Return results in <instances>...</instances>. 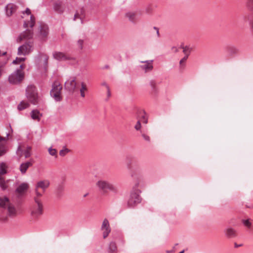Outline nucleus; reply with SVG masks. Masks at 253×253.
I'll list each match as a JSON object with an SVG mask.
<instances>
[{
	"mask_svg": "<svg viewBox=\"0 0 253 253\" xmlns=\"http://www.w3.org/2000/svg\"><path fill=\"white\" fill-rule=\"evenodd\" d=\"M20 206L15 207L10 203L7 197H0V221L5 222L8 219V216L14 217L21 212Z\"/></svg>",
	"mask_w": 253,
	"mask_h": 253,
	"instance_id": "f257e3e1",
	"label": "nucleus"
},
{
	"mask_svg": "<svg viewBox=\"0 0 253 253\" xmlns=\"http://www.w3.org/2000/svg\"><path fill=\"white\" fill-rule=\"evenodd\" d=\"M96 186L98 191L103 195L108 194L109 192L115 195L119 193L118 187L112 182L105 179L98 180L96 183Z\"/></svg>",
	"mask_w": 253,
	"mask_h": 253,
	"instance_id": "f03ea898",
	"label": "nucleus"
},
{
	"mask_svg": "<svg viewBox=\"0 0 253 253\" xmlns=\"http://www.w3.org/2000/svg\"><path fill=\"white\" fill-rule=\"evenodd\" d=\"M139 181L137 180L131 191L129 197L127 201V206L129 208H133L141 201L140 196L141 191L138 189Z\"/></svg>",
	"mask_w": 253,
	"mask_h": 253,
	"instance_id": "7ed1b4c3",
	"label": "nucleus"
},
{
	"mask_svg": "<svg viewBox=\"0 0 253 253\" xmlns=\"http://www.w3.org/2000/svg\"><path fill=\"white\" fill-rule=\"evenodd\" d=\"M26 96L28 101L33 105H37L39 102L37 89L33 85H28L26 90Z\"/></svg>",
	"mask_w": 253,
	"mask_h": 253,
	"instance_id": "20e7f679",
	"label": "nucleus"
},
{
	"mask_svg": "<svg viewBox=\"0 0 253 253\" xmlns=\"http://www.w3.org/2000/svg\"><path fill=\"white\" fill-rule=\"evenodd\" d=\"M35 204L31 208V214L34 217H38L43 212V205L40 197L34 196Z\"/></svg>",
	"mask_w": 253,
	"mask_h": 253,
	"instance_id": "39448f33",
	"label": "nucleus"
},
{
	"mask_svg": "<svg viewBox=\"0 0 253 253\" xmlns=\"http://www.w3.org/2000/svg\"><path fill=\"white\" fill-rule=\"evenodd\" d=\"M24 67L25 65L24 64L20 65L19 68L17 69L15 71L9 76L8 80L11 84H18L23 79L24 74L22 70Z\"/></svg>",
	"mask_w": 253,
	"mask_h": 253,
	"instance_id": "423d86ee",
	"label": "nucleus"
},
{
	"mask_svg": "<svg viewBox=\"0 0 253 253\" xmlns=\"http://www.w3.org/2000/svg\"><path fill=\"white\" fill-rule=\"evenodd\" d=\"M50 182L48 180L39 181L36 185L35 193L36 197L42 198L43 193L49 186Z\"/></svg>",
	"mask_w": 253,
	"mask_h": 253,
	"instance_id": "0eeeda50",
	"label": "nucleus"
},
{
	"mask_svg": "<svg viewBox=\"0 0 253 253\" xmlns=\"http://www.w3.org/2000/svg\"><path fill=\"white\" fill-rule=\"evenodd\" d=\"M33 44L31 42H25L18 48L17 54L19 55H26L33 51Z\"/></svg>",
	"mask_w": 253,
	"mask_h": 253,
	"instance_id": "6e6552de",
	"label": "nucleus"
},
{
	"mask_svg": "<svg viewBox=\"0 0 253 253\" xmlns=\"http://www.w3.org/2000/svg\"><path fill=\"white\" fill-rule=\"evenodd\" d=\"M62 88V86L57 82H55L52 84V88L50 91V95L57 101H60L61 99V90Z\"/></svg>",
	"mask_w": 253,
	"mask_h": 253,
	"instance_id": "1a4fd4ad",
	"label": "nucleus"
},
{
	"mask_svg": "<svg viewBox=\"0 0 253 253\" xmlns=\"http://www.w3.org/2000/svg\"><path fill=\"white\" fill-rule=\"evenodd\" d=\"M49 33L48 27L44 24H41L40 26V31L39 37L42 41H46Z\"/></svg>",
	"mask_w": 253,
	"mask_h": 253,
	"instance_id": "9d476101",
	"label": "nucleus"
},
{
	"mask_svg": "<svg viewBox=\"0 0 253 253\" xmlns=\"http://www.w3.org/2000/svg\"><path fill=\"white\" fill-rule=\"evenodd\" d=\"M65 88L71 92H74L76 87V78H71L65 83Z\"/></svg>",
	"mask_w": 253,
	"mask_h": 253,
	"instance_id": "9b49d317",
	"label": "nucleus"
},
{
	"mask_svg": "<svg viewBox=\"0 0 253 253\" xmlns=\"http://www.w3.org/2000/svg\"><path fill=\"white\" fill-rule=\"evenodd\" d=\"M101 229L103 231V238H106L111 232V228L110 227L109 221L107 219L105 218L104 219Z\"/></svg>",
	"mask_w": 253,
	"mask_h": 253,
	"instance_id": "f8f14e48",
	"label": "nucleus"
},
{
	"mask_svg": "<svg viewBox=\"0 0 253 253\" xmlns=\"http://www.w3.org/2000/svg\"><path fill=\"white\" fill-rule=\"evenodd\" d=\"M7 151V139L0 136V157L4 155Z\"/></svg>",
	"mask_w": 253,
	"mask_h": 253,
	"instance_id": "ddd939ff",
	"label": "nucleus"
},
{
	"mask_svg": "<svg viewBox=\"0 0 253 253\" xmlns=\"http://www.w3.org/2000/svg\"><path fill=\"white\" fill-rule=\"evenodd\" d=\"M33 37V32L31 30L26 29V31L20 34L17 39V42H21L22 41L30 39Z\"/></svg>",
	"mask_w": 253,
	"mask_h": 253,
	"instance_id": "4468645a",
	"label": "nucleus"
},
{
	"mask_svg": "<svg viewBox=\"0 0 253 253\" xmlns=\"http://www.w3.org/2000/svg\"><path fill=\"white\" fill-rule=\"evenodd\" d=\"M17 9V6L12 3H9L5 7V13L7 16L10 17L14 14Z\"/></svg>",
	"mask_w": 253,
	"mask_h": 253,
	"instance_id": "2eb2a0df",
	"label": "nucleus"
},
{
	"mask_svg": "<svg viewBox=\"0 0 253 253\" xmlns=\"http://www.w3.org/2000/svg\"><path fill=\"white\" fill-rule=\"evenodd\" d=\"M153 60H146L141 61V63H144V65L140 66V68L145 73L151 71L153 69L152 64Z\"/></svg>",
	"mask_w": 253,
	"mask_h": 253,
	"instance_id": "dca6fc26",
	"label": "nucleus"
},
{
	"mask_svg": "<svg viewBox=\"0 0 253 253\" xmlns=\"http://www.w3.org/2000/svg\"><path fill=\"white\" fill-rule=\"evenodd\" d=\"M53 57L54 59L58 61H64L70 59L69 56L66 54L59 51L53 52Z\"/></svg>",
	"mask_w": 253,
	"mask_h": 253,
	"instance_id": "f3484780",
	"label": "nucleus"
},
{
	"mask_svg": "<svg viewBox=\"0 0 253 253\" xmlns=\"http://www.w3.org/2000/svg\"><path fill=\"white\" fill-rule=\"evenodd\" d=\"M31 147L30 146H27L26 149L23 151L21 146H19L16 151V154L19 157H21L23 153L25 158H27L30 157L31 155Z\"/></svg>",
	"mask_w": 253,
	"mask_h": 253,
	"instance_id": "a211bd4d",
	"label": "nucleus"
},
{
	"mask_svg": "<svg viewBox=\"0 0 253 253\" xmlns=\"http://www.w3.org/2000/svg\"><path fill=\"white\" fill-rule=\"evenodd\" d=\"M28 188L29 185L27 183H22L16 189L15 193L18 194L19 196H22L25 194Z\"/></svg>",
	"mask_w": 253,
	"mask_h": 253,
	"instance_id": "6ab92c4d",
	"label": "nucleus"
},
{
	"mask_svg": "<svg viewBox=\"0 0 253 253\" xmlns=\"http://www.w3.org/2000/svg\"><path fill=\"white\" fill-rule=\"evenodd\" d=\"M53 9L56 12L61 14L64 12L65 6L61 1H58L54 3Z\"/></svg>",
	"mask_w": 253,
	"mask_h": 253,
	"instance_id": "aec40b11",
	"label": "nucleus"
},
{
	"mask_svg": "<svg viewBox=\"0 0 253 253\" xmlns=\"http://www.w3.org/2000/svg\"><path fill=\"white\" fill-rule=\"evenodd\" d=\"M33 165V161L31 160L30 161L22 163L19 168L20 171L21 173L25 174L27 170V169L31 167Z\"/></svg>",
	"mask_w": 253,
	"mask_h": 253,
	"instance_id": "412c9836",
	"label": "nucleus"
},
{
	"mask_svg": "<svg viewBox=\"0 0 253 253\" xmlns=\"http://www.w3.org/2000/svg\"><path fill=\"white\" fill-rule=\"evenodd\" d=\"M36 22V19L34 15H31L30 16V21H25L24 22V27L25 28H28L29 26L31 28H33Z\"/></svg>",
	"mask_w": 253,
	"mask_h": 253,
	"instance_id": "4be33fe9",
	"label": "nucleus"
},
{
	"mask_svg": "<svg viewBox=\"0 0 253 253\" xmlns=\"http://www.w3.org/2000/svg\"><path fill=\"white\" fill-rule=\"evenodd\" d=\"M225 236L228 238H234L236 236L235 230L231 227L227 228L224 230Z\"/></svg>",
	"mask_w": 253,
	"mask_h": 253,
	"instance_id": "5701e85b",
	"label": "nucleus"
},
{
	"mask_svg": "<svg viewBox=\"0 0 253 253\" xmlns=\"http://www.w3.org/2000/svg\"><path fill=\"white\" fill-rule=\"evenodd\" d=\"M81 87L80 89L81 96L83 98H84L85 96V92L87 91L88 90L87 86L84 82H82L81 83Z\"/></svg>",
	"mask_w": 253,
	"mask_h": 253,
	"instance_id": "b1692460",
	"label": "nucleus"
},
{
	"mask_svg": "<svg viewBox=\"0 0 253 253\" xmlns=\"http://www.w3.org/2000/svg\"><path fill=\"white\" fill-rule=\"evenodd\" d=\"M31 118L35 120L39 121L41 119L42 115L40 112L37 110H34L31 113Z\"/></svg>",
	"mask_w": 253,
	"mask_h": 253,
	"instance_id": "393cba45",
	"label": "nucleus"
},
{
	"mask_svg": "<svg viewBox=\"0 0 253 253\" xmlns=\"http://www.w3.org/2000/svg\"><path fill=\"white\" fill-rule=\"evenodd\" d=\"M126 16L127 17H128L129 21H130L132 23H135L137 20L136 15L133 12H129L126 13Z\"/></svg>",
	"mask_w": 253,
	"mask_h": 253,
	"instance_id": "a878e982",
	"label": "nucleus"
},
{
	"mask_svg": "<svg viewBox=\"0 0 253 253\" xmlns=\"http://www.w3.org/2000/svg\"><path fill=\"white\" fill-rule=\"evenodd\" d=\"M29 106V104L25 101H22L17 106V109L20 110H23Z\"/></svg>",
	"mask_w": 253,
	"mask_h": 253,
	"instance_id": "bb28decb",
	"label": "nucleus"
},
{
	"mask_svg": "<svg viewBox=\"0 0 253 253\" xmlns=\"http://www.w3.org/2000/svg\"><path fill=\"white\" fill-rule=\"evenodd\" d=\"M39 58H41L42 57L44 58V66L45 68H46L48 64V56L44 53H40L38 55Z\"/></svg>",
	"mask_w": 253,
	"mask_h": 253,
	"instance_id": "cd10ccee",
	"label": "nucleus"
},
{
	"mask_svg": "<svg viewBox=\"0 0 253 253\" xmlns=\"http://www.w3.org/2000/svg\"><path fill=\"white\" fill-rule=\"evenodd\" d=\"M228 51L229 53L233 54L237 53L239 51V49L235 46H231L228 47Z\"/></svg>",
	"mask_w": 253,
	"mask_h": 253,
	"instance_id": "c85d7f7f",
	"label": "nucleus"
},
{
	"mask_svg": "<svg viewBox=\"0 0 253 253\" xmlns=\"http://www.w3.org/2000/svg\"><path fill=\"white\" fill-rule=\"evenodd\" d=\"M109 249L110 252L112 253L116 251L117 250V246L115 242H112L110 243Z\"/></svg>",
	"mask_w": 253,
	"mask_h": 253,
	"instance_id": "c756f323",
	"label": "nucleus"
},
{
	"mask_svg": "<svg viewBox=\"0 0 253 253\" xmlns=\"http://www.w3.org/2000/svg\"><path fill=\"white\" fill-rule=\"evenodd\" d=\"M191 51V48L186 46L183 47V52L184 53L185 55H187L189 56L190 52Z\"/></svg>",
	"mask_w": 253,
	"mask_h": 253,
	"instance_id": "7c9ffc66",
	"label": "nucleus"
},
{
	"mask_svg": "<svg viewBox=\"0 0 253 253\" xmlns=\"http://www.w3.org/2000/svg\"><path fill=\"white\" fill-rule=\"evenodd\" d=\"M5 73L6 68L5 64L3 63H0V78Z\"/></svg>",
	"mask_w": 253,
	"mask_h": 253,
	"instance_id": "2f4dec72",
	"label": "nucleus"
},
{
	"mask_svg": "<svg viewBox=\"0 0 253 253\" xmlns=\"http://www.w3.org/2000/svg\"><path fill=\"white\" fill-rule=\"evenodd\" d=\"M6 173V166L4 164H1L0 165V175Z\"/></svg>",
	"mask_w": 253,
	"mask_h": 253,
	"instance_id": "473e14b6",
	"label": "nucleus"
},
{
	"mask_svg": "<svg viewBox=\"0 0 253 253\" xmlns=\"http://www.w3.org/2000/svg\"><path fill=\"white\" fill-rule=\"evenodd\" d=\"M141 127H142V126H141V123H140V120H138L136 124L135 125L134 127L135 128V129L137 131H139L140 132H141V131H142L141 130Z\"/></svg>",
	"mask_w": 253,
	"mask_h": 253,
	"instance_id": "72a5a7b5",
	"label": "nucleus"
},
{
	"mask_svg": "<svg viewBox=\"0 0 253 253\" xmlns=\"http://www.w3.org/2000/svg\"><path fill=\"white\" fill-rule=\"evenodd\" d=\"M0 187L3 189L4 190L6 188V184L5 183V181L4 179L0 175Z\"/></svg>",
	"mask_w": 253,
	"mask_h": 253,
	"instance_id": "f704fd0d",
	"label": "nucleus"
},
{
	"mask_svg": "<svg viewBox=\"0 0 253 253\" xmlns=\"http://www.w3.org/2000/svg\"><path fill=\"white\" fill-rule=\"evenodd\" d=\"M48 152L50 155L57 157V151L55 149H53L51 147L48 149Z\"/></svg>",
	"mask_w": 253,
	"mask_h": 253,
	"instance_id": "c9c22d12",
	"label": "nucleus"
},
{
	"mask_svg": "<svg viewBox=\"0 0 253 253\" xmlns=\"http://www.w3.org/2000/svg\"><path fill=\"white\" fill-rule=\"evenodd\" d=\"M140 133L141 134L142 137L143 138V139L145 141H146L147 142H150V137L147 134L145 133V132L143 131H141Z\"/></svg>",
	"mask_w": 253,
	"mask_h": 253,
	"instance_id": "e433bc0d",
	"label": "nucleus"
},
{
	"mask_svg": "<svg viewBox=\"0 0 253 253\" xmlns=\"http://www.w3.org/2000/svg\"><path fill=\"white\" fill-rule=\"evenodd\" d=\"M247 6L249 9L253 11V0H248Z\"/></svg>",
	"mask_w": 253,
	"mask_h": 253,
	"instance_id": "4c0bfd02",
	"label": "nucleus"
},
{
	"mask_svg": "<svg viewBox=\"0 0 253 253\" xmlns=\"http://www.w3.org/2000/svg\"><path fill=\"white\" fill-rule=\"evenodd\" d=\"M25 58H24V57H16L15 60H14L12 62V63L13 64H16L17 63L23 62V61H25Z\"/></svg>",
	"mask_w": 253,
	"mask_h": 253,
	"instance_id": "58836bf2",
	"label": "nucleus"
},
{
	"mask_svg": "<svg viewBox=\"0 0 253 253\" xmlns=\"http://www.w3.org/2000/svg\"><path fill=\"white\" fill-rule=\"evenodd\" d=\"M243 223L244 225L248 227H250L251 225V223L250 222L249 219H243L242 220Z\"/></svg>",
	"mask_w": 253,
	"mask_h": 253,
	"instance_id": "ea45409f",
	"label": "nucleus"
},
{
	"mask_svg": "<svg viewBox=\"0 0 253 253\" xmlns=\"http://www.w3.org/2000/svg\"><path fill=\"white\" fill-rule=\"evenodd\" d=\"M68 151H69V150L67 148H66L65 149H62L60 151L59 154L61 156H64L68 152Z\"/></svg>",
	"mask_w": 253,
	"mask_h": 253,
	"instance_id": "a19ab883",
	"label": "nucleus"
},
{
	"mask_svg": "<svg viewBox=\"0 0 253 253\" xmlns=\"http://www.w3.org/2000/svg\"><path fill=\"white\" fill-rule=\"evenodd\" d=\"M83 43H84V41L83 40H79L78 41V45L79 46V48L80 49H82L83 48Z\"/></svg>",
	"mask_w": 253,
	"mask_h": 253,
	"instance_id": "79ce46f5",
	"label": "nucleus"
},
{
	"mask_svg": "<svg viewBox=\"0 0 253 253\" xmlns=\"http://www.w3.org/2000/svg\"><path fill=\"white\" fill-rule=\"evenodd\" d=\"M80 18L81 20V23H83V19L82 17L80 15L79 13L78 12L76 13L74 15V20H75L77 18Z\"/></svg>",
	"mask_w": 253,
	"mask_h": 253,
	"instance_id": "37998d69",
	"label": "nucleus"
},
{
	"mask_svg": "<svg viewBox=\"0 0 253 253\" xmlns=\"http://www.w3.org/2000/svg\"><path fill=\"white\" fill-rule=\"evenodd\" d=\"M188 57V56H187V55H185L184 57L180 60L179 62L180 65H181L183 62H185L187 59Z\"/></svg>",
	"mask_w": 253,
	"mask_h": 253,
	"instance_id": "c03bdc74",
	"label": "nucleus"
},
{
	"mask_svg": "<svg viewBox=\"0 0 253 253\" xmlns=\"http://www.w3.org/2000/svg\"><path fill=\"white\" fill-rule=\"evenodd\" d=\"M150 85H151V87L155 90L156 88V83L154 81H151L150 82Z\"/></svg>",
	"mask_w": 253,
	"mask_h": 253,
	"instance_id": "a18cd8bd",
	"label": "nucleus"
},
{
	"mask_svg": "<svg viewBox=\"0 0 253 253\" xmlns=\"http://www.w3.org/2000/svg\"><path fill=\"white\" fill-rule=\"evenodd\" d=\"M23 14L25 13L28 15H31V10L29 8H27L25 11H22V12Z\"/></svg>",
	"mask_w": 253,
	"mask_h": 253,
	"instance_id": "49530a36",
	"label": "nucleus"
},
{
	"mask_svg": "<svg viewBox=\"0 0 253 253\" xmlns=\"http://www.w3.org/2000/svg\"><path fill=\"white\" fill-rule=\"evenodd\" d=\"M141 120L143 124H146L148 123V119L146 118L145 116L142 117Z\"/></svg>",
	"mask_w": 253,
	"mask_h": 253,
	"instance_id": "de8ad7c7",
	"label": "nucleus"
},
{
	"mask_svg": "<svg viewBox=\"0 0 253 253\" xmlns=\"http://www.w3.org/2000/svg\"><path fill=\"white\" fill-rule=\"evenodd\" d=\"M107 99L106 100H107L111 96V91H110L109 87H107Z\"/></svg>",
	"mask_w": 253,
	"mask_h": 253,
	"instance_id": "09e8293b",
	"label": "nucleus"
},
{
	"mask_svg": "<svg viewBox=\"0 0 253 253\" xmlns=\"http://www.w3.org/2000/svg\"><path fill=\"white\" fill-rule=\"evenodd\" d=\"M101 85H103V86H105L106 87V89H107V87H109L108 84L106 83H105V82L102 83Z\"/></svg>",
	"mask_w": 253,
	"mask_h": 253,
	"instance_id": "8fccbe9b",
	"label": "nucleus"
},
{
	"mask_svg": "<svg viewBox=\"0 0 253 253\" xmlns=\"http://www.w3.org/2000/svg\"><path fill=\"white\" fill-rule=\"evenodd\" d=\"M109 68V66L107 65H105L104 67L102 68V69H107Z\"/></svg>",
	"mask_w": 253,
	"mask_h": 253,
	"instance_id": "3c124183",
	"label": "nucleus"
},
{
	"mask_svg": "<svg viewBox=\"0 0 253 253\" xmlns=\"http://www.w3.org/2000/svg\"><path fill=\"white\" fill-rule=\"evenodd\" d=\"M251 27L252 31L253 32V21L251 23Z\"/></svg>",
	"mask_w": 253,
	"mask_h": 253,
	"instance_id": "603ef678",
	"label": "nucleus"
},
{
	"mask_svg": "<svg viewBox=\"0 0 253 253\" xmlns=\"http://www.w3.org/2000/svg\"><path fill=\"white\" fill-rule=\"evenodd\" d=\"M241 246V245H237L236 243L235 244V247L236 248H237V247H240Z\"/></svg>",
	"mask_w": 253,
	"mask_h": 253,
	"instance_id": "864d4df0",
	"label": "nucleus"
},
{
	"mask_svg": "<svg viewBox=\"0 0 253 253\" xmlns=\"http://www.w3.org/2000/svg\"><path fill=\"white\" fill-rule=\"evenodd\" d=\"M156 33H157V36L158 37H160V34H159V30H157V31H156Z\"/></svg>",
	"mask_w": 253,
	"mask_h": 253,
	"instance_id": "5fc2aeb1",
	"label": "nucleus"
},
{
	"mask_svg": "<svg viewBox=\"0 0 253 253\" xmlns=\"http://www.w3.org/2000/svg\"><path fill=\"white\" fill-rule=\"evenodd\" d=\"M81 14H84V10L83 9H81Z\"/></svg>",
	"mask_w": 253,
	"mask_h": 253,
	"instance_id": "6e6d98bb",
	"label": "nucleus"
},
{
	"mask_svg": "<svg viewBox=\"0 0 253 253\" xmlns=\"http://www.w3.org/2000/svg\"><path fill=\"white\" fill-rule=\"evenodd\" d=\"M154 28V29L155 30H156V31H157V30H159V29H158L157 27H154V28Z\"/></svg>",
	"mask_w": 253,
	"mask_h": 253,
	"instance_id": "4d7b16f0",
	"label": "nucleus"
},
{
	"mask_svg": "<svg viewBox=\"0 0 253 253\" xmlns=\"http://www.w3.org/2000/svg\"><path fill=\"white\" fill-rule=\"evenodd\" d=\"M131 176L132 177H134V173H132L131 174Z\"/></svg>",
	"mask_w": 253,
	"mask_h": 253,
	"instance_id": "13d9d810",
	"label": "nucleus"
},
{
	"mask_svg": "<svg viewBox=\"0 0 253 253\" xmlns=\"http://www.w3.org/2000/svg\"><path fill=\"white\" fill-rule=\"evenodd\" d=\"M184 251L183 250V251L180 252L179 253H184Z\"/></svg>",
	"mask_w": 253,
	"mask_h": 253,
	"instance_id": "bf43d9fd",
	"label": "nucleus"
},
{
	"mask_svg": "<svg viewBox=\"0 0 253 253\" xmlns=\"http://www.w3.org/2000/svg\"><path fill=\"white\" fill-rule=\"evenodd\" d=\"M6 53V52H3V53H2V55H5Z\"/></svg>",
	"mask_w": 253,
	"mask_h": 253,
	"instance_id": "052dcab7",
	"label": "nucleus"
},
{
	"mask_svg": "<svg viewBox=\"0 0 253 253\" xmlns=\"http://www.w3.org/2000/svg\"><path fill=\"white\" fill-rule=\"evenodd\" d=\"M87 195V194H85V195H84V197L86 196V195Z\"/></svg>",
	"mask_w": 253,
	"mask_h": 253,
	"instance_id": "680f3d73",
	"label": "nucleus"
}]
</instances>
